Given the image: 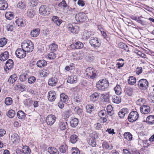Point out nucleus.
<instances>
[{"label": "nucleus", "instance_id": "nucleus-1", "mask_svg": "<svg viewBox=\"0 0 154 154\" xmlns=\"http://www.w3.org/2000/svg\"><path fill=\"white\" fill-rule=\"evenodd\" d=\"M21 47L26 52H32L34 48V45L33 43L29 40L24 41L22 43Z\"/></svg>", "mask_w": 154, "mask_h": 154}, {"label": "nucleus", "instance_id": "nucleus-2", "mask_svg": "<svg viewBox=\"0 0 154 154\" xmlns=\"http://www.w3.org/2000/svg\"><path fill=\"white\" fill-rule=\"evenodd\" d=\"M109 83L107 80L103 79L98 82L96 84L97 88L99 90H104L109 86Z\"/></svg>", "mask_w": 154, "mask_h": 154}, {"label": "nucleus", "instance_id": "nucleus-3", "mask_svg": "<svg viewBox=\"0 0 154 154\" xmlns=\"http://www.w3.org/2000/svg\"><path fill=\"white\" fill-rule=\"evenodd\" d=\"M149 83L145 79H142L139 80L137 85L139 88L142 90L146 89L148 87Z\"/></svg>", "mask_w": 154, "mask_h": 154}, {"label": "nucleus", "instance_id": "nucleus-4", "mask_svg": "<svg viewBox=\"0 0 154 154\" xmlns=\"http://www.w3.org/2000/svg\"><path fill=\"white\" fill-rule=\"evenodd\" d=\"M89 43L95 49L99 48L101 45V43L99 42L98 38L94 37H92L91 38L89 41Z\"/></svg>", "mask_w": 154, "mask_h": 154}, {"label": "nucleus", "instance_id": "nucleus-5", "mask_svg": "<svg viewBox=\"0 0 154 154\" xmlns=\"http://www.w3.org/2000/svg\"><path fill=\"white\" fill-rule=\"evenodd\" d=\"M139 117V115L137 111H131L129 114L128 119L129 122H134L137 120Z\"/></svg>", "mask_w": 154, "mask_h": 154}, {"label": "nucleus", "instance_id": "nucleus-6", "mask_svg": "<svg viewBox=\"0 0 154 154\" xmlns=\"http://www.w3.org/2000/svg\"><path fill=\"white\" fill-rule=\"evenodd\" d=\"M50 11L46 5H42L39 8V14L43 15H48L50 14Z\"/></svg>", "mask_w": 154, "mask_h": 154}, {"label": "nucleus", "instance_id": "nucleus-7", "mask_svg": "<svg viewBox=\"0 0 154 154\" xmlns=\"http://www.w3.org/2000/svg\"><path fill=\"white\" fill-rule=\"evenodd\" d=\"M15 54L16 56L20 58H23L26 56V52L22 48H18L15 51Z\"/></svg>", "mask_w": 154, "mask_h": 154}, {"label": "nucleus", "instance_id": "nucleus-8", "mask_svg": "<svg viewBox=\"0 0 154 154\" xmlns=\"http://www.w3.org/2000/svg\"><path fill=\"white\" fill-rule=\"evenodd\" d=\"M75 19L77 22L82 23L86 20L87 17L84 13L80 12L76 15Z\"/></svg>", "mask_w": 154, "mask_h": 154}, {"label": "nucleus", "instance_id": "nucleus-9", "mask_svg": "<svg viewBox=\"0 0 154 154\" xmlns=\"http://www.w3.org/2000/svg\"><path fill=\"white\" fill-rule=\"evenodd\" d=\"M56 118L55 116L53 115H48L46 118L47 124L50 125H52L55 122Z\"/></svg>", "mask_w": 154, "mask_h": 154}, {"label": "nucleus", "instance_id": "nucleus-10", "mask_svg": "<svg viewBox=\"0 0 154 154\" xmlns=\"http://www.w3.org/2000/svg\"><path fill=\"white\" fill-rule=\"evenodd\" d=\"M69 24L67 26V28L71 32L73 33H77L78 32L79 29V27L76 26H74L75 24Z\"/></svg>", "mask_w": 154, "mask_h": 154}, {"label": "nucleus", "instance_id": "nucleus-11", "mask_svg": "<svg viewBox=\"0 0 154 154\" xmlns=\"http://www.w3.org/2000/svg\"><path fill=\"white\" fill-rule=\"evenodd\" d=\"M56 97V94L54 91H51L48 92V98L49 101L50 102L54 101Z\"/></svg>", "mask_w": 154, "mask_h": 154}, {"label": "nucleus", "instance_id": "nucleus-12", "mask_svg": "<svg viewBox=\"0 0 154 154\" xmlns=\"http://www.w3.org/2000/svg\"><path fill=\"white\" fill-rule=\"evenodd\" d=\"M140 110L143 114H147L150 112V109L149 106L143 105L140 107Z\"/></svg>", "mask_w": 154, "mask_h": 154}, {"label": "nucleus", "instance_id": "nucleus-13", "mask_svg": "<svg viewBox=\"0 0 154 154\" xmlns=\"http://www.w3.org/2000/svg\"><path fill=\"white\" fill-rule=\"evenodd\" d=\"M14 66V62L11 59L8 60L6 62L5 67V70L7 71V70L11 69Z\"/></svg>", "mask_w": 154, "mask_h": 154}, {"label": "nucleus", "instance_id": "nucleus-14", "mask_svg": "<svg viewBox=\"0 0 154 154\" xmlns=\"http://www.w3.org/2000/svg\"><path fill=\"white\" fill-rule=\"evenodd\" d=\"M68 128V123L66 122L60 121L58 125V129L64 131Z\"/></svg>", "mask_w": 154, "mask_h": 154}, {"label": "nucleus", "instance_id": "nucleus-15", "mask_svg": "<svg viewBox=\"0 0 154 154\" xmlns=\"http://www.w3.org/2000/svg\"><path fill=\"white\" fill-rule=\"evenodd\" d=\"M71 47L74 49H81L84 46L83 44L81 42L78 41L71 45Z\"/></svg>", "mask_w": 154, "mask_h": 154}, {"label": "nucleus", "instance_id": "nucleus-16", "mask_svg": "<svg viewBox=\"0 0 154 154\" xmlns=\"http://www.w3.org/2000/svg\"><path fill=\"white\" fill-rule=\"evenodd\" d=\"M16 24L18 26L24 27L26 24V20L24 18H19L15 21Z\"/></svg>", "mask_w": 154, "mask_h": 154}, {"label": "nucleus", "instance_id": "nucleus-17", "mask_svg": "<svg viewBox=\"0 0 154 154\" xmlns=\"http://www.w3.org/2000/svg\"><path fill=\"white\" fill-rule=\"evenodd\" d=\"M129 112L127 108H123L119 112V116L121 119H123L126 114Z\"/></svg>", "mask_w": 154, "mask_h": 154}, {"label": "nucleus", "instance_id": "nucleus-18", "mask_svg": "<svg viewBox=\"0 0 154 154\" xmlns=\"http://www.w3.org/2000/svg\"><path fill=\"white\" fill-rule=\"evenodd\" d=\"M82 54L79 53L72 52V58L74 60H78L82 59Z\"/></svg>", "mask_w": 154, "mask_h": 154}, {"label": "nucleus", "instance_id": "nucleus-19", "mask_svg": "<svg viewBox=\"0 0 154 154\" xmlns=\"http://www.w3.org/2000/svg\"><path fill=\"white\" fill-rule=\"evenodd\" d=\"M40 30L39 28H36L32 30L30 32V35L31 37H36L39 35Z\"/></svg>", "mask_w": 154, "mask_h": 154}, {"label": "nucleus", "instance_id": "nucleus-20", "mask_svg": "<svg viewBox=\"0 0 154 154\" xmlns=\"http://www.w3.org/2000/svg\"><path fill=\"white\" fill-rule=\"evenodd\" d=\"M52 20L54 23L58 26L60 25L63 22V20L61 19H59L58 17L55 16H53L52 17Z\"/></svg>", "mask_w": 154, "mask_h": 154}, {"label": "nucleus", "instance_id": "nucleus-21", "mask_svg": "<svg viewBox=\"0 0 154 154\" xmlns=\"http://www.w3.org/2000/svg\"><path fill=\"white\" fill-rule=\"evenodd\" d=\"M99 94L97 92H95L92 94L90 96V99L91 101L95 102L97 101Z\"/></svg>", "mask_w": 154, "mask_h": 154}, {"label": "nucleus", "instance_id": "nucleus-22", "mask_svg": "<svg viewBox=\"0 0 154 154\" xmlns=\"http://www.w3.org/2000/svg\"><path fill=\"white\" fill-rule=\"evenodd\" d=\"M8 6L6 1L5 0H0V10H5Z\"/></svg>", "mask_w": 154, "mask_h": 154}, {"label": "nucleus", "instance_id": "nucleus-23", "mask_svg": "<svg viewBox=\"0 0 154 154\" xmlns=\"http://www.w3.org/2000/svg\"><path fill=\"white\" fill-rule=\"evenodd\" d=\"M9 56L8 52L5 51L0 55V60L1 61H4L8 58Z\"/></svg>", "mask_w": 154, "mask_h": 154}, {"label": "nucleus", "instance_id": "nucleus-24", "mask_svg": "<svg viewBox=\"0 0 154 154\" xmlns=\"http://www.w3.org/2000/svg\"><path fill=\"white\" fill-rule=\"evenodd\" d=\"M36 64L38 67L42 68L46 66L47 64V63L45 60H41L37 62Z\"/></svg>", "mask_w": 154, "mask_h": 154}, {"label": "nucleus", "instance_id": "nucleus-25", "mask_svg": "<svg viewBox=\"0 0 154 154\" xmlns=\"http://www.w3.org/2000/svg\"><path fill=\"white\" fill-rule=\"evenodd\" d=\"M79 122V120L76 118L72 119L70 122V124L71 126L73 128L75 127L78 125Z\"/></svg>", "mask_w": 154, "mask_h": 154}, {"label": "nucleus", "instance_id": "nucleus-26", "mask_svg": "<svg viewBox=\"0 0 154 154\" xmlns=\"http://www.w3.org/2000/svg\"><path fill=\"white\" fill-rule=\"evenodd\" d=\"M146 122L149 125H153L154 124V115H150L146 119Z\"/></svg>", "mask_w": 154, "mask_h": 154}, {"label": "nucleus", "instance_id": "nucleus-27", "mask_svg": "<svg viewBox=\"0 0 154 154\" xmlns=\"http://www.w3.org/2000/svg\"><path fill=\"white\" fill-rule=\"evenodd\" d=\"M112 102L115 103L119 104L121 101L120 97L119 96L114 95L112 97Z\"/></svg>", "mask_w": 154, "mask_h": 154}, {"label": "nucleus", "instance_id": "nucleus-28", "mask_svg": "<svg viewBox=\"0 0 154 154\" xmlns=\"http://www.w3.org/2000/svg\"><path fill=\"white\" fill-rule=\"evenodd\" d=\"M68 99V96L64 93H62L60 95V101L63 103L66 102Z\"/></svg>", "mask_w": 154, "mask_h": 154}, {"label": "nucleus", "instance_id": "nucleus-29", "mask_svg": "<svg viewBox=\"0 0 154 154\" xmlns=\"http://www.w3.org/2000/svg\"><path fill=\"white\" fill-rule=\"evenodd\" d=\"M86 112L91 113L94 110V107L93 104H88L86 106Z\"/></svg>", "mask_w": 154, "mask_h": 154}, {"label": "nucleus", "instance_id": "nucleus-30", "mask_svg": "<svg viewBox=\"0 0 154 154\" xmlns=\"http://www.w3.org/2000/svg\"><path fill=\"white\" fill-rule=\"evenodd\" d=\"M77 80L76 76H71L68 78L67 82L70 83H75L77 82Z\"/></svg>", "mask_w": 154, "mask_h": 154}, {"label": "nucleus", "instance_id": "nucleus-31", "mask_svg": "<svg viewBox=\"0 0 154 154\" xmlns=\"http://www.w3.org/2000/svg\"><path fill=\"white\" fill-rule=\"evenodd\" d=\"M57 82V78H52L49 79L48 82V84L50 86H54L56 85Z\"/></svg>", "mask_w": 154, "mask_h": 154}, {"label": "nucleus", "instance_id": "nucleus-32", "mask_svg": "<svg viewBox=\"0 0 154 154\" xmlns=\"http://www.w3.org/2000/svg\"><path fill=\"white\" fill-rule=\"evenodd\" d=\"M124 92L128 96H131L133 94V88L130 87H126L124 89Z\"/></svg>", "mask_w": 154, "mask_h": 154}, {"label": "nucleus", "instance_id": "nucleus-33", "mask_svg": "<svg viewBox=\"0 0 154 154\" xmlns=\"http://www.w3.org/2000/svg\"><path fill=\"white\" fill-rule=\"evenodd\" d=\"M102 100L103 102L108 103L109 101V98L110 96L109 94H102Z\"/></svg>", "mask_w": 154, "mask_h": 154}, {"label": "nucleus", "instance_id": "nucleus-34", "mask_svg": "<svg viewBox=\"0 0 154 154\" xmlns=\"http://www.w3.org/2000/svg\"><path fill=\"white\" fill-rule=\"evenodd\" d=\"M17 76L15 74L10 76L8 80V82L11 84L14 83L17 79Z\"/></svg>", "mask_w": 154, "mask_h": 154}, {"label": "nucleus", "instance_id": "nucleus-35", "mask_svg": "<svg viewBox=\"0 0 154 154\" xmlns=\"http://www.w3.org/2000/svg\"><path fill=\"white\" fill-rule=\"evenodd\" d=\"M107 114L109 116H111L114 114V112L113 110V107L111 105H108L106 109Z\"/></svg>", "mask_w": 154, "mask_h": 154}, {"label": "nucleus", "instance_id": "nucleus-36", "mask_svg": "<svg viewBox=\"0 0 154 154\" xmlns=\"http://www.w3.org/2000/svg\"><path fill=\"white\" fill-rule=\"evenodd\" d=\"M48 151L50 154H59L57 150L54 147H50L48 149Z\"/></svg>", "mask_w": 154, "mask_h": 154}, {"label": "nucleus", "instance_id": "nucleus-37", "mask_svg": "<svg viewBox=\"0 0 154 154\" xmlns=\"http://www.w3.org/2000/svg\"><path fill=\"white\" fill-rule=\"evenodd\" d=\"M35 14V11L34 9H29L27 11V15L30 18H33Z\"/></svg>", "mask_w": 154, "mask_h": 154}, {"label": "nucleus", "instance_id": "nucleus-38", "mask_svg": "<svg viewBox=\"0 0 154 154\" xmlns=\"http://www.w3.org/2000/svg\"><path fill=\"white\" fill-rule=\"evenodd\" d=\"M118 46L120 48L124 49L128 52H129V50L128 45L124 43L123 42L119 43L118 44Z\"/></svg>", "mask_w": 154, "mask_h": 154}, {"label": "nucleus", "instance_id": "nucleus-39", "mask_svg": "<svg viewBox=\"0 0 154 154\" xmlns=\"http://www.w3.org/2000/svg\"><path fill=\"white\" fill-rule=\"evenodd\" d=\"M128 82L129 85H133L136 82V78L133 76H130L128 79Z\"/></svg>", "mask_w": 154, "mask_h": 154}, {"label": "nucleus", "instance_id": "nucleus-40", "mask_svg": "<svg viewBox=\"0 0 154 154\" xmlns=\"http://www.w3.org/2000/svg\"><path fill=\"white\" fill-rule=\"evenodd\" d=\"M78 136L75 134L71 135L70 137V141L71 143L74 144L76 143L78 140Z\"/></svg>", "mask_w": 154, "mask_h": 154}, {"label": "nucleus", "instance_id": "nucleus-41", "mask_svg": "<svg viewBox=\"0 0 154 154\" xmlns=\"http://www.w3.org/2000/svg\"><path fill=\"white\" fill-rule=\"evenodd\" d=\"M68 149V146L65 144L61 145L59 147L60 152L63 153H65Z\"/></svg>", "mask_w": 154, "mask_h": 154}, {"label": "nucleus", "instance_id": "nucleus-42", "mask_svg": "<svg viewBox=\"0 0 154 154\" xmlns=\"http://www.w3.org/2000/svg\"><path fill=\"white\" fill-rule=\"evenodd\" d=\"M74 110L77 114L80 116H82L83 111L82 109H81L79 106L75 107L74 108Z\"/></svg>", "mask_w": 154, "mask_h": 154}, {"label": "nucleus", "instance_id": "nucleus-43", "mask_svg": "<svg viewBox=\"0 0 154 154\" xmlns=\"http://www.w3.org/2000/svg\"><path fill=\"white\" fill-rule=\"evenodd\" d=\"M17 116L19 119H25L26 116L25 113L21 110H19L17 113Z\"/></svg>", "mask_w": 154, "mask_h": 154}, {"label": "nucleus", "instance_id": "nucleus-44", "mask_svg": "<svg viewBox=\"0 0 154 154\" xmlns=\"http://www.w3.org/2000/svg\"><path fill=\"white\" fill-rule=\"evenodd\" d=\"M23 152L24 154H30L31 150L29 147L27 146H23Z\"/></svg>", "mask_w": 154, "mask_h": 154}, {"label": "nucleus", "instance_id": "nucleus-45", "mask_svg": "<svg viewBox=\"0 0 154 154\" xmlns=\"http://www.w3.org/2000/svg\"><path fill=\"white\" fill-rule=\"evenodd\" d=\"M124 138L128 141L131 140L133 138L131 134L129 132H126L124 134Z\"/></svg>", "mask_w": 154, "mask_h": 154}, {"label": "nucleus", "instance_id": "nucleus-46", "mask_svg": "<svg viewBox=\"0 0 154 154\" xmlns=\"http://www.w3.org/2000/svg\"><path fill=\"white\" fill-rule=\"evenodd\" d=\"M88 78H90L91 79H93L96 76V74L93 71H91L87 73L86 74Z\"/></svg>", "mask_w": 154, "mask_h": 154}, {"label": "nucleus", "instance_id": "nucleus-47", "mask_svg": "<svg viewBox=\"0 0 154 154\" xmlns=\"http://www.w3.org/2000/svg\"><path fill=\"white\" fill-rule=\"evenodd\" d=\"M88 144L93 147H94L96 145L95 138L94 137H91L88 142Z\"/></svg>", "mask_w": 154, "mask_h": 154}, {"label": "nucleus", "instance_id": "nucleus-48", "mask_svg": "<svg viewBox=\"0 0 154 154\" xmlns=\"http://www.w3.org/2000/svg\"><path fill=\"white\" fill-rule=\"evenodd\" d=\"M49 48L51 51L54 52L57 51L58 47L55 44L52 43L49 45Z\"/></svg>", "mask_w": 154, "mask_h": 154}, {"label": "nucleus", "instance_id": "nucleus-49", "mask_svg": "<svg viewBox=\"0 0 154 154\" xmlns=\"http://www.w3.org/2000/svg\"><path fill=\"white\" fill-rule=\"evenodd\" d=\"M15 114V112L14 110L11 109L8 111L7 113V115L9 118H12L14 117Z\"/></svg>", "mask_w": 154, "mask_h": 154}, {"label": "nucleus", "instance_id": "nucleus-50", "mask_svg": "<svg viewBox=\"0 0 154 154\" xmlns=\"http://www.w3.org/2000/svg\"><path fill=\"white\" fill-rule=\"evenodd\" d=\"M17 8L21 9H24L26 8V5L25 3L23 2H20L18 3L17 5Z\"/></svg>", "mask_w": 154, "mask_h": 154}, {"label": "nucleus", "instance_id": "nucleus-51", "mask_svg": "<svg viewBox=\"0 0 154 154\" xmlns=\"http://www.w3.org/2000/svg\"><path fill=\"white\" fill-rule=\"evenodd\" d=\"M114 90L116 94L118 95H120L122 93V89L120 86L119 85H117L114 88Z\"/></svg>", "mask_w": 154, "mask_h": 154}, {"label": "nucleus", "instance_id": "nucleus-52", "mask_svg": "<svg viewBox=\"0 0 154 154\" xmlns=\"http://www.w3.org/2000/svg\"><path fill=\"white\" fill-rule=\"evenodd\" d=\"M91 35V32L85 31L83 33V38L87 40L89 38Z\"/></svg>", "mask_w": 154, "mask_h": 154}, {"label": "nucleus", "instance_id": "nucleus-53", "mask_svg": "<svg viewBox=\"0 0 154 154\" xmlns=\"http://www.w3.org/2000/svg\"><path fill=\"white\" fill-rule=\"evenodd\" d=\"M102 146L103 148L106 149H112L113 146H110L107 142L104 141L102 143Z\"/></svg>", "mask_w": 154, "mask_h": 154}, {"label": "nucleus", "instance_id": "nucleus-54", "mask_svg": "<svg viewBox=\"0 0 154 154\" xmlns=\"http://www.w3.org/2000/svg\"><path fill=\"white\" fill-rule=\"evenodd\" d=\"M19 139V137L18 134H14L11 135V140L13 143L17 141Z\"/></svg>", "mask_w": 154, "mask_h": 154}, {"label": "nucleus", "instance_id": "nucleus-55", "mask_svg": "<svg viewBox=\"0 0 154 154\" xmlns=\"http://www.w3.org/2000/svg\"><path fill=\"white\" fill-rule=\"evenodd\" d=\"M13 103L12 99L9 97H7L5 100V103L7 105L9 106L11 105Z\"/></svg>", "mask_w": 154, "mask_h": 154}, {"label": "nucleus", "instance_id": "nucleus-56", "mask_svg": "<svg viewBox=\"0 0 154 154\" xmlns=\"http://www.w3.org/2000/svg\"><path fill=\"white\" fill-rule=\"evenodd\" d=\"M5 16L7 19L9 20H11L14 17L13 13L11 12H6L5 14Z\"/></svg>", "mask_w": 154, "mask_h": 154}, {"label": "nucleus", "instance_id": "nucleus-57", "mask_svg": "<svg viewBox=\"0 0 154 154\" xmlns=\"http://www.w3.org/2000/svg\"><path fill=\"white\" fill-rule=\"evenodd\" d=\"M72 154H80V152L78 148L77 147L72 148L71 150Z\"/></svg>", "mask_w": 154, "mask_h": 154}, {"label": "nucleus", "instance_id": "nucleus-58", "mask_svg": "<svg viewBox=\"0 0 154 154\" xmlns=\"http://www.w3.org/2000/svg\"><path fill=\"white\" fill-rule=\"evenodd\" d=\"M16 86L22 91H25L26 90L25 85L23 84L18 83L17 85Z\"/></svg>", "mask_w": 154, "mask_h": 154}, {"label": "nucleus", "instance_id": "nucleus-59", "mask_svg": "<svg viewBox=\"0 0 154 154\" xmlns=\"http://www.w3.org/2000/svg\"><path fill=\"white\" fill-rule=\"evenodd\" d=\"M7 43V39L5 38H0V47L4 46Z\"/></svg>", "mask_w": 154, "mask_h": 154}, {"label": "nucleus", "instance_id": "nucleus-60", "mask_svg": "<svg viewBox=\"0 0 154 154\" xmlns=\"http://www.w3.org/2000/svg\"><path fill=\"white\" fill-rule=\"evenodd\" d=\"M56 54L54 52H52L48 54V58L49 60H53L56 58Z\"/></svg>", "mask_w": 154, "mask_h": 154}, {"label": "nucleus", "instance_id": "nucleus-61", "mask_svg": "<svg viewBox=\"0 0 154 154\" xmlns=\"http://www.w3.org/2000/svg\"><path fill=\"white\" fill-rule=\"evenodd\" d=\"M36 80L35 77L34 76L29 77L28 80V82L29 84H33L35 82Z\"/></svg>", "mask_w": 154, "mask_h": 154}, {"label": "nucleus", "instance_id": "nucleus-62", "mask_svg": "<svg viewBox=\"0 0 154 154\" xmlns=\"http://www.w3.org/2000/svg\"><path fill=\"white\" fill-rule=\"evenodd\" d=\"M28 75L26 73H24L20 75V79L21 82H24L27 79L26 76Z\"/></svg>", "mask_w": 154, "mask_h": 154}, {"label": "nucleus", "instance_id": "nucleus-63", "mask_svg": "<svg viewBox=\"0 0 154 154\" xmlns=\"http://www.w3.org/2000/svg\"><path fill=\"white\" fill-rule=\"evenodd\" d=\"M58 6L61 8H66L67 6V5L64 0H63L62 1L58 4Z\"/></svg>", "mask_w": 154, "mask_h": 154}, {"label": "nucleus", "instance_id": "nucleus-64", "mask_svg": "<svg viewBox=\"0 0 154 154\" xmlns=\"http://www.w3.org/2000/svg\"><path fill=\"white\" fill-rule=\"evenodd\" d=\"M14 28V26L13 25H11L8 24L6 26V29L8 31H12Z\"/></svg>", "mask_w": 154, "mask_h": 154}]
</instances>
